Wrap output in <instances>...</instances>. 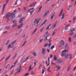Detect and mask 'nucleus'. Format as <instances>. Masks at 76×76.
Listing matches in <instances>:
<instances>
[{
    "label": "nucleus",
    "mask_w": 76,
    "mask_h": 76,
    "mask_svg": "<svg viewBox=\"0 0 76 76\" xmlns=\"http://www.w3.org/2000/svg\"><path fill=\"white\" fill-rule=\"evenodd\" d=\"M15 13H16V10H15L13 11V12H12L11 13H8L6 15V16L7 17V19H9V18L12 15H15Z\"/></svg>",
    "instance_id": "nucleus-1"
},
{
    "label": "nucleus",
    "mask_w": 76,
    "mask_h": 76,
    "mask_svg": "<svg viewBox=\"0 0 76 76\" xmlns=\"http://www.w3.org/2000/svg\"><path fill=\"white\" fill-rule=\"evenodd\" d=\"M17 42V41L15 40L12 43H11V44H10L8 47V48H13V47H14V44H16V42Z\"/></svg>",
    "instance_id": "nucleus-2"
},
{
    "label": "nucleus",
    "mask_w": 76,
    "mask_h": 76,
    "mask_svg": "<svg viewBox=\"0 0 76 76\" xmlns=\"http://www.w3.org/2000/svg\"><path fill=\"white\" fill-rule=\"evenodd\" d=\"M9 0H6V4H4V6L3 7L2 12V15H3V13H4V11L5 10V7L6 6V4H7V3H9Z\"/></svg>",
    "instance_id": "nucleus-3"
},
{
    "label": "nucleus",
    "mask_w": 76,
    "mask_h": 76,
    "mask_svg": "<svg viewBox=\"0 0 76 76\" xmlns=\"http://www.w3.org/2000/svg\"><path fill=\"white\" fill-rule=\"evenodd\" d=\"M69 51V50H63L62 51V53L61 54V56L62 57H64V56H65L66 54V52H68Z\"/></svg>",
    "instance_id": "nucleus-4"
},
{
    "label": "nucleus",
    "mask_w": 76,
    "mask_h": 76,
    "mask_svg": "<svg viewBox=\"0 0 76 76\" xmlns=\"http://www.w3.org/2000/svg\"><path fill=\"white\" fill-rule=\"evenodd\" d=\"M60 45L59 47V48H61L62 47V45H64L65 44V42L63 40H61L60 42Z\"/></svg>",
    "instance_id": "nucleus-5"
},
{
    "label": "nucleus",
    "mask_w": 76,
    "mask_h": 76,
    "mask_svg": "<svg viewBox=\"0 0 76 76\" xmlns=\"http://www.w3.org/2000/svg\"><path fill=\"white\" fill-rule=\"evenodd\" d=\"M70 24H69L66 25V26L65 27V31H67L68 29H69V28L70 27Z\"/></svg>",
    "instance_id": "nucleus-6"
},
{
    "label": "nucleus",
    "mask_w": 76,
    "mask_h": 76,
    "mask_svg": "<svg viewBox=\"0 0 76 76\" xmlns=\"http://www.w3.org/2000/svg\"><path fill=\"white\" fill-rule=\"evenodd\" d=\"M58 23V21H56V23L54 24V25L53 26V29H54L56 27V26H57Z\"/></svg>",
    "instance_id": "nucleus-7"
},
{
    "label": "nucleus",
    "mask_w": 76,
    "mask_h": 76,
    "mask_svg": "<svg viewBox=\"0 0 76 76\" xmlns=\"http://www.w3.org/2000/svg\"><path fill=\"white\" fill-rule=\"evenodd\" d=\"M36 4H37V3L36 2H34L33 4H31L30 6V7H34L35 6V5H36Z\"/></svg>",
    "instance_id": "nucleus-8"
},
{
    "label": "nucleus",
    "mask_w": 76,
    "mask_h": 76,
    "mask_svg": "<svg viewBox=\"0 0 76 76\" xmlns=\"http://www.w3.org/2000/svg\"><path fill=\"white\" fill-rule=\"evenodd\" d=\"M56 15V12H54L51 17V19L52 20L53 19L54 17Z\"/></svg>",
    "instance_id": "nucleus-9"
},
{
    "label": "nucleus",
    "mask_w": 76,
    "mask_h": 76,
    "mask_svg": "<svg viewBox=\"0 0 76 76\" xmlns=\"http://www.w3.org/2000/svg\"><path fill=\"white\" fill-rule=\"evenodd\" d=\"M63 62V61L61 59H58L57 61V63L58 64H60V63H61Z\"/></svg>",
    "instance_id": "nucleus-10"
},
{
    "label": "nucleus",
    "mask_w": 76,
    "mask_h": 76,
    "mask_svg": "<svg viewBox=\"0 0 76 76\" xmlns=\"http://www.w3.org/2000/svg\"><path fill=\"white\" fill-rule=\"evenodd\" d=\"M47 21V20H45L44 22H43V23H42V24L40 26V28H41V27H42V26H43V25H45V22H46Z\"/></svg>",
    "instance_id": "nucleus-11"
},
{
    "label": "nucleus",
    "mask_w": 76,
    "mask_h": 76,
    "mask_svg": "<svg viewBox=\"0 0 76 76\" xmlns=\"http://www.w3.org/2000/svg\"><path fill=\"white\" fill-rule=\"evenodd\" d=\"M21 67H22V65H20V66L18 67V68H17V69L16 70V71H18V70H21Z\"/></svg>",
    "instance_id": "nucleus-12"
},
{
    "label": "nucleus",
    "mask_w": 76,
    "mask_h": 76,
    "mask_svg": "<svg viewBox=\"0 0 76 76\" xmlns=\"http://www.w3.org/2000/svg\"><path fill=\"white\" fill-rule=\"evenodd\" d=\"M25 18H20V21L19 22V23H21L23 21V19H24Z\"/></svg>",
    "instance_id": "nucleus-13"
},
{
    "label": "nucleus",
    "mask_w": 76,
    "mask_h": 76,
    "mask_svg": "<svg viewBox=\"0 0 76 76\" xmlns=\"http://www.w3.org/2000/svg\"><path fill=\"white\" fill-rule=\"evenodd\" d=\"M45 50L44 48H43L42 49V54H45Z\"/></svg>",
    "instance_id": "nucleus-14"
},
{
    "label": "nucleus",
    "mask_w": 76,
    "mask_h": 76,
    "mask_svg": "<svg viewBox=\"0 0 76 76\" xmlns=\"http://www.w3.org/2000/svg\"><path fill=\"white\" fill-rule=\"evenodd\" d=\"M74 31H75V29L73 28L69 31V32L71 33V32H74Z\"/></svg>",
    "instance_id": "nucleus-15"
},
{
    "label": "nucleus",
    "mask_w": 76,
    "mask_h": 76,
    "mask_svg": "<svg viewBox=\"0 0 76 76\" xmlns=\"http://www.w3.org/2000/svg\"><path fill=\"white\" fill-rule=\"evenodd\" d=\"M48 13H49V11H47V12H46L45 13V14L43 15V18H45V16H47V15H48Z\"/></svg>",
    "instance_id": "nucleus-16"
},
{
    "label": "nucleus",
    "mask_w": 76,
    "mask_h": 76,
    "mask_svg": "<svg viewBox=\"0 0 76 76\" xmlns=\"http://www.w3.org/2000/svg\"><path fill=\"white\" fill-rule=\"evenodd\" d=\"M12 56L11 55H10L9 56H8V57H7V58L5 60V61H7L8 60H9L10 58V57H11V56Z\"/></svg>",
    "instance_id": "nucleus-17"
},
{
    "label": "nucleus",
    "mask_w": 76,
    "mask_h": 76,
    "mask_svg": "<svg viewBox=\"0 0 76 76\" xmlns=\"http://www.w3.org/2000/svg\"><path fill=\"white\" fill-rule=\"evenodd\" d=\"M29 60V56L27 57L26 58V60L23 61V63H24V62H26V61H27V60Z\"/></svg>",
    "instance_id": "nucleus-18"
},
{
    "label": "nucleus",
    "mask_w": 76,
    "mask_h": 76,
    "mask_svg": "<svg viewBox=\"0 0 76 76\" xmlns=\"http://www.w3.org/2000/svg\"><path fill=\"white\" fill-rule=\"evenodd\" d=\"M52 40H49V42L50 43L49 44H48V47L49 48H50V47L51 46V42Z\"/></svg>",
    "instance_id": "nucleus-19"
},
{
    "label": "nucleus",
    "mask_w": 76,
    "mask_h": 76,
    "mask_svg": "<svg viewBox=\"0 0 76 76\" xmlns=\"http://www.w3.org/2000/svg\"><path fill=\"white\" fill-rule=\"evenodd\" d=\"M65 47L66 49H69V47H68V44L66 43V44Z\"/></svg>",
    "instance_id": "nucleus-20"
},
{
    "label": "nucleus",
    "mask_w": 76,
    "mask_h": 76,
    "mask_svg": "<svg viewBox=\"0 0 76 76\" xmlns=\"http://www.w3.org/2000/svg\"><path fill=\"white\" fill-rule=\"evenodd\" d=\"M5 28L6 29H7V30H9V29H10V26H6L5 27Z\"/></svg>",
    "instance_id": "nucleus-21"
},
{
    "label": "nucleus",
    "mask_w": 76,
    "mask_h": 76,
    "mask_svg": "<svg viewBox=\"0 0 76 76\" xmlns=\"http://www.w3.org/2000/svg\"><path fill=\"white\" fill-rule=\"evenodd\" d=\"M64 16H65V14L64 13L62 14V18H61V19H64Z\"/></svg>",
    "instance_id": "nucleus-22"
},
{
    "label": "nucleus",
    "mask_w": 76,
    "mask_h": 76,
    "mask_svg": "<svg viewBox=\"0 0 76 76\" xmlns=\"http://www.w3.org/2000/svg\"><path fill=\"white\" fill-rule=\"evenodd\" d=\"M55 67L56 69H57L58 70H59V69H60V67H59L58 66H57V65H56Z\"/></svg>",
    "instance_id": "nucleus-23"
},
{
    "label": "nucleus",
    "mask_w": 76,
    "mask_h": 76,
    "mask_svg": "<svg viewBox=\"0 0 76 76\" xmlns=\"http://www.w3.org/2000/svg\"><path fill=\"white\" fill-rule=\"evenodd\" d=\"M23 24L22 23L20 25H19L18 27V29H19V28H20L21 27H22V26H23Z\"/></svg>",
    "instance_id": "nucleus-24"
},
{
    "label": "nucleus",
    "mask_w": 76,
    "mask_h": 76,
    "mask_svg": "<svg viewBox=\"0 0 76 76\" xmlns=\"http://www.w3.org/2000/svg\"><path fill=\"white\" fill-rule=\"evenodd\" d=\"M53 60H57V56H54Z\"/></svg>",
    "instance_id": "nucleus-25"
},
{
    "label": "nucleus",
    "mask_w": 76,
    "mask_h": 76,
    "mask_svg": "<svg viewBox=\"0 0 76 76\" xmlns=\"http://www.w3.org/2000/svg\"><path fill=\"white\" fill-rule=\"evenodd\" d=\"M63 10H62L60 14H59V16H61V15L62 14V13H63Z\"/></svg>",
    "instance_id": "nucleus-26"
},
{
    "label": "nucleus",
    "mask_w": 76,
    "mask_h": 76,
    "mask_svg": "<svg viewBox=\"0 0 76 76\" xmlns=\"http://www.w3.org/2000/svg\"><path fill=\"white\" fill-rule=\"evenodd\" d=\"M26 43V41H25L23 44H22L21 45V47H24V46H25Z\"/></svg>",
    "instance_id": "nucleus-27"
},
{
    "label": "nucleus",
    "mask_w": 76,
    "mask_h": 76,
    "mask_svg": "<svg viewBox=\"0 0 76 76\" xmlns=\"http://www.w3.org/2000/svg\"><path fill=\"white\" fill-rule=\"evenodd\" d=\"M39 22V20H38L37 22L36 23V25H35V26H37L38 25V23Z\"/></svg>",
    "instance_id": "nucleus-28"
},
{
    "label": "nucleus",
    "mask_w": 76,
    "mask_h": 76,
    "mask_svg": "<svg viewBox=\"0 0 76 76\" xmlns=\"http://www.w3.org/2000/svg\"><path fill=\"white\" fill-rule=\"evenodd\" d=\"M69 59H72V54H70L69 55Z\"/></svg>",
    "instance_id": "nucleus-29"
},
{
    "label": "nucleus",
    "mask_w": 76,
    "mask_h": 76,
    "mask_svg": "<svg viewBox=\"0 0 76 76\" xmlns=\"http://www.w3.org/2000/svg\"><path fill=\"white\" fill-rule=\"evenodd\" d=\"M33 55L34 56L36 57V56H37V53H36V52H34L33 53Z\"/></svg>",
    "instance_id": "nucleus-30"
},
{
    "label": "nucleus",
    "mask_w": 76,
    "mask_h": 76,
    "mask_svg": "<svg viewBox=\"0 0 76 76\" xmlns=\"http://www.w3.org/2000/svg\"><path fill=\"white\" fill-rule=\"evenodd\" d=\"M74 34V32H72L71 33L69 34V36H72V35H73Z\"/></svg>",
    "instance_id": "nucleus-31"
},
{
    "label": "nucleus",
    "mask_w": 76,
    "mask_h": 76,
    "mask_svg": "<svg viewBox=\"0 0 76 76\" xmlns=\"http://www.w3.org/2000/svg\"><path fill=\"white\" fill-rule=\"evenodd\" d=\"M42 68V65L41 64H40L39 66V67L38 68V69H41V68Z\"/></svg>",
    "instance_id": "nucleus-32"
},
{
    "label": "nucleus",
    "mask_w": 76,
    "mask_h": 76,
    "mask_svg": "<svg viewBox=\"0 0 76 76\" xmlns=\"http://www.w3.org/2000/svg\"><path fill=\"white\" fill-rule=\"evenodd\" d=\"M24 58V56L22 57L21 59V60H20V62L21 63H22V61L23 60V59Z\"/></svg>",
    "instance_id": "nucleus-33"
},
{
    "label": "nucleus",
    "mask_w": 76,
    "mask_h": 76,
    "mask_svg": "<svg viewBox=\"0 0 76 76\" xmlns=\"http://www.w3.org/2000/svg\"><path fill=\"white\" fill-rule=\"evenodd\" d=\"M34 11H35V10H34L33 11H30V15H32V13H33L34 12Z\"/></svg>",
    "instance_id": "nucleus-34"
},
{
    "label": "nucleus",
    "mask_w": 76,
    "mask_h": 76,
    "mask_svg": "<svg viewBox=\"0 0 76 76\" xmlns=\"http://www.w3.org/2000/svg\"><path fill=\"white\" fill-rule=\"evenodd\" d=\"M43 41V39H42L39 40V42L40 43H41L42 42V41Z\"/></svg>",
    "instance_id": "nucleus-35"
},
{
    "label": "nucleus",
    "mask_w": 76,
    "mask_h": 76,
    "mask_svg": "<svg viewBox=\"0 0 76 76\" xmlns=\"http://www.w3.org/2000/svg\"><path fill=\"white\" fill-rule=\"evenodd\" d=\"M9 41H9V40H7V41L6 43L5 44V45H8L9 43Z\"/></svg>",
    "instance_id": "nucleus-36"
},
{
    "label": "nucleus",
    "mask_w": 76,
    "mask_h": 76,
    "mask_svg": "<svg viewBox=\"0 0 76 76\" xmlns=\"http://www.w3.org/2000/svg\"><path fill=\"white\" fill-rule=\"evenodd\" d=\"M16 26H17V23H15V24H14L12 26V27H15Z\"/></svg>",
    "instance_id": "nucleus-37"
},
{
    "label": "nucleus",
    "mask_w": 76,
    "mask_h": 76,
    "mask_svg": "<svg viewBox=\"0 0 76 76\" xmlns=\"http://www.w3.org/2000/svg\"><path fill=\"white\" fill-rule=\"evenodd\" d=\"M42 6H41L40 8H39V10L38 11V12H40V11H41V9H42Z\"/></svg>",
    "instance_id": "nucleus-38"
},
{
    "label": "nucleus",
    "mask_w": 76,
    "mask_h": 76,
    "mask_svg": "<svg viewBox=\"0 0 76 76\" xmlns=\"http://www.w3.org/2000/svg\"><path fill=\"white\" fill-rule=\"evenodd\" d=\"M8 33V31H4V32L3 33V34H7Z\"/></svg>",
    "instance_id": "nucleus-39"
},
{
    "label": "nucleus",
    "mask_w": 76,
    "mask_h": 76,
    "mask_svg": "<svg viewBox=\"0 0 76 76\" xmlns=\"http://www.w3.org/2000/svg\"><path fill=\"white\" fill-rule=\"evenodd\" d=\"M69 42H72V38L70 37L69 38Z\"/></svg>",
    "instance_id": "nucleus-40"
},
{
    "label": "nucleus",
    "mask_w": 76,
    "mask_h": 76,
    "mask_svg": "<svg viewBox=\"0 0 76 76\" xmlns=\"http://www.w3.org/2000/svg\"><path fill=\"white\" fill-rule=\"evenodd\" d=\"M44 72H45V71H44V69H42V73L43 75L44 73Z\"/></svg>",
    "instance_id": "nucleus-41"
},
{
    "label": "nucleus",
    "mask_w": 76,
    "mask_h": 76,
    "mask_svg": "<svg viewBox=\"0 0 76 76\" xmlns=\"http://www.w3.org/2000/svg\"><path fill=\"white\" fill-rule=\"evenodd\" d=\"M37 20H38V19H35L34 21L33 22L34 23H36L37 22Z\"/></svg>",
    "instance_id": "nucleus-42"
},
{
    "label": "nucleus",
    "mask_w": 76,
    "mask_h": 76,
    "mask_svg": "<svg viewBox=\"0 0 76 76\" xmlns=\"http://www.w3.org/2000/svg\"><path fill=\"white\" fill-rule=\"evenodd\" d=\"M76 20V17H74L73 19V22H74L75 21V20Z\"/></svg>",
    "instance_id": "nucleus-43"
},
{
    "label": "nucleus",
    "mask_w": 76,
    "mask_h": 76,
    "mask_svg": "<svg viewBox=\"0 0 76 76\" xmlns=\"http://www.w3.org/2000/svg\"><path fill=\"white\" fill-rule=\"evenodd\" d=\"M47 70L48 72H51V71L50 70V69H48Z\"/></svg>",
    "instance_id": "nucleus-44"
},
{
    "label": "nucleus",
    "mask_w": 76,
    "mask_h": 76,
    "mask_svg": "<svg viewBox=\"0 0 76 76\" xmlns=\"http://www.w3.org/2000/svg\"><path fill=\"white\" fill-rule=\"evenodd\" d=\"M55 48V46H53L51 48H50L51 50H53L54 48Z\"/></svg>",
    "instance_id": "nucleus-45"
},
{
    "label": "nucleus",
    "mask_w": 76,
    "mask_h": 76,
    "mask_svg": "<svg viewBox=\"0 0 76 76\" xmlns=\"http://www.w3.org/2000/svg\"><path fill=\"white\" fill-rule=\"evenodd\" d=\"M31 66H32V65H31L29 67V69H28V71H29V70H31Z\"/></svg>",
    "instance_id": "nucleus-46"
},
{
    "label": "nucleus",
    "mask_w": 76,
    "mask_h": 76,
    "mask_svg": "<svg viewBox=\"0 0 76 76\" xmlns=\"http://www.w3.org/2000/svg\"><path fill=\"white\" fill-rule=\"evenodd\" d=\"M48 46V43H47V44H45L44 45V47H47Z\"/></svg>",
    "instance_id": "nucleus-47"
},
{
    "label": "nucleus",
    "mask_w": 76,
    "mask_h": 76,
    "mask_svg": "<svg viewBox=\"0 0 76 76\" xmlns=\"http://www.w3.org/2000/svg\"><path fill=\"white\" fill-rule=\"evenodd\" d=\"M34 67H36V66H37V63H35V62H34Z\"/></svg>",
    "instance_id": "nucleus-48"
},
{
    "label": "nucleus",
    "mask_w": 76,
    "mask_h": 76,
    "mask_svg": "<svg viewBox=\"0 0 76 76\" xmlns=\"http://www.w3.org/2000/svg\"><path fill=\"white\" fill-rule=\"evenodd\" d=\"M68 57H69V56H68V55H66L65 56V58H68Z\"/></svg>",
    "instance_id": "nucleus-49"
},
{
    "label": "nucleus",
    "mask_w": 76,
    "mask_h": 76,
    "mask_svg": "<svg viewBox=\"0 0 76 76\" xmlns=\"http://www.w3.org/2000/svg\"><path fill=\"white\" fill-rule=\"evenodd\" d=\"M44 27H43L42 29L41 30H40V32H42V31H43V30H44Z\"/></svg>",
    "instance_id": "nucleus-50"
},
{
    "label": "nucleus",
    "mask_w": 76,
    "mask_h": 76,
    "mask_svg": "<svg viewBox=\"0 0 76 76\" xmlns=\"http://www.w3.org/2000/svg\"><path fill=\"white\" fill-rule=\"evenodd\" d=\"M45 39L44 40V41L45 42L46 41H47V40H48V39H47V38L46 37L45 38Z\"/></svg>",
    "instance_id": "nucleus-51"
},
{
    "label": "nucleus",
    "mask_w": 76,
    "mask_h": 76,
    "mask_svg": "<svg viewBox=\"0 0 76 76\" xmlns=\"http://www.w3.org/2000/svg\"><path fill=\"white\" fill-rule=\"evenodd\" d=\"M30 73L31 74V75H35V74L34 72H33V73L31 72Z\"/></svg>",
    "instance_id": "nucleus-52"
},
{
    "label": "nucleus",
    "mask_w": 76,
    "mask_h": 76,
    "mask_svg": "<svg viewBox=\"0 0 76 76\" xmlns=\"http://www.w3.org/2000/svg\"><path fill=\"white\" fill-rule=\"evenodd\" d=\"M18 9L19 12H21V10H20L21 9L20 8H18Z\"/></svg>",
    "instance_id": "nucleus-53"
},
{
    "label": "nucleus",
    "mask_w": 76,
    "mask_h": 76,
    "mask_svg": "<svg viewBox=\"0 0 76 76\" xmlns=\"http://www.w3.org/2000/svg\"><path fill=\"white\" fill-rule=\"evenodd\" d=\"M8 66H10V64H8V65H7L6 66L5 69H7V68L8 67Z\"/></svg>",
    "instance_id": "nucleus-54"
},
{
    "label": "nucleus",
    "mask_w": 76,
    "mask_h": 76,
    "mask_svg": "<svg viewBox=\"0 0 76 76\" xmlns=\"http://www.w3.org/2000/svg\"><path fill=\"white\" fill-rule=\"evenodd\" d=\"M76 34H75L73 35V38H76Z\"/></svg>",
    "instance_id": "nucleus-55"
},
{
    "label": "nucleus",
    "mask_w": 76,
    "mask_h": 76,
    "mask_svg": "<svg viewBox=\"0 0 76 76\" xmlns=\"http://www.w3.org/2000/svg\"><path fill=\"white\" fill-rule=\"evenodd\" d=\"M12 22L14 23H16V20H14V21H12Z\"/></svg>",
    "instance_id": "nucleus-56"
},
{
    "label": "nucleus",
    "mask_w": 76,
    "mask_h": 76,
    "mask_svg": "<svg viewBox=\"0 0 76 76\" xmlns=\"http://www.w3.org/2000/svg\"><path fill=\"white\" fill-rule=\"evenodd\" d=\"M56 34V32L54 31L52 34V36H53V35H54V34Z\"/></svg>",
    "instance_id": "nucleus-57"
},
{
    "label": "nucleus",
    "mask_w": 76,
    "mask_h": 76,
    "mask_svg": "<svg viewBox=\"0 0 76 76\" xmlns=\"http://www.w3.org/2000/svg\"><path fill=\"white\" fill-rule=\"evenodd\" d=\"M48 32H47L45 34L46 35H48Z\"/></svg>",
    "instance_id": "nucleus-58"
},
{
    "label": "nucleus",
    "mask_w": 76,
    "mask_h": 76,
    "mask_svg": "<svg viewBox=\"0 0 76 76\" xmlns=\"http://www.w3.org/2000/svg\"><path fill=\"white\" fill-rule=\"evenodd\" d=\"M50 34H49V35H47V36L46 37V38H48V37H50Z\"/></svg>",
    "instance_id": "nucleus-59"
},
{
    "label": "nucleus",
    "mask_w": 76,
    "mask_h": 76,
    "mask_svg": "<svg viewBox=\"0 0 76 76\" xmlns=\"http://www.w3.org/2000/svg\"><path fill=\"white\" fill-rule=\"evenodd\" d=\"M27 75H29V74L28 73H26V74L24 76H28Z\"/></svg>",
    "instance_id": "nucleus-60"
},
{
    "label": "nucleus",
    "mask_w": 76,
    "mask_h": 76,
    "mask_svg": "<svg viewBox=\"0 0 76 76\" xmlns=\"http://www.w3.org/2000/svg\"><path fill=\"white\" fill-rule=\"evenodd\" d=\"M50 1V0H47L46 2V3H47L48 1Z\"/></svg>",
    "instance_id": "nucleus-61"
},
{
    "label": "nucleus",
    "mask_w": 76,
    "mask_h": 76,
    "mask_svg": "<svg viewBox=\"0 0 76 76\" xmlns=\"http://www.w3.org/2000/svg\"><path fill=\"white\" fill-rule=\"evenodd\" d=\"M17 4H18V2H17V1H16L15 2V5H17Z\"/></svg>",
    "instance_id": "nucleus-62"
},
{
    "label": "nucleus",
    "mask_w": 76,
    "mask_h": 76,
    "mask_svg": "<svg viewBox=\"0 0 76 76\" xmlns=\"http://www.w3.org/2000/svg\"><path fill=\"white\" fill-rule=\"evenodd\" d=\"M50 29L49 27L48 26L46 28V30H48V29Z\"/></svg>",
    "instance_id": "nucleus-63"
},
{
    "label": "nucleus",
    "mask_w": 76,
    "mask_h": 76,
    "mask_svg": "<svg viewBox=\"0 0 76 76\" xmlns=\"http://www.w3.org/2000/svg\"><path fill=\"white\" fill-rule=\"evenodd\" d=\"M15 18V15H14L13 16H12V18Z\"/></svg>",
    "instance_id": "nucleus-64"
}]
</instances>
